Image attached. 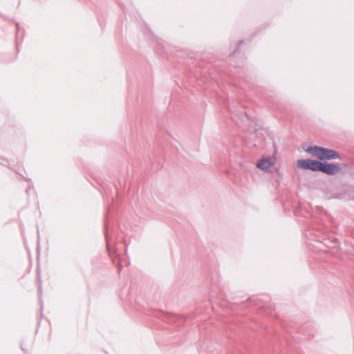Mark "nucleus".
Listing matches in <instances>:
<instances>
[{"mask_svg":"<svg viewBox=\"0 0 354 354\" xmlns=\"http://www.w3.org/2000/svg\"><path fill=\"white\" fill-rule=\"evenodd\" d=\"M306 151L321 160L337 159L339 158V153L333 149H329L318 146L309 147Z\"/></svg>","mask_w":354,"mask_h":354,"instance_id":"nucleus-1","label":"nucleus"},{"mask_svg":"<svg viewBox=\"0 0 354 354\" xmlns=\"http://www.w3.org/2000/svg\"><path fill=\"white\" fill-rule=\"evenodd\" d=\"M322 162L315 160H299L297 162V166L300 168L305 169H310L314 171H322Z\"/></svg>","mask_w":354,"mask_h":354,"instance_id":"nucleus-2","label":"nucleus"},{"mask_svg":"<svg viewBox=\"0 0 354 354\" xmlns=\"http://www.w3.org/2000/svg\"><path fill=\"white\" fill-rule=\"evenodd\" d=\"M322 171L328 175H335L341 171V167L334 163H322Z\"/></svg>","mask_w":354,"mask_h":354,"instance_id":"nucleus-3","label":"nucleus"},{"mask_svg":"<svg viewBox=\"0 0 354 354\" xmlns=\"http://www.w3.org/2000/svg\"><path fill=\"white\" fill-rule=\"evenodd\" d=\"M274 165V160L269 157H263L257 164V167L265 171H268Z\"/></svg>","mask_w":354,"mask_h":354,"instance_id":"nucleus-4","label":"nucleus"}]
</instances>
